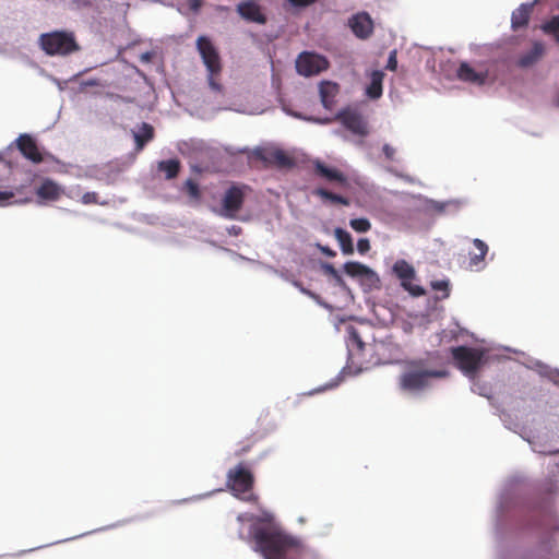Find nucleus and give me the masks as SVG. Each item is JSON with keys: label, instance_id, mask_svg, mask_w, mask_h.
Here are the masks:
<instances>
[{"label": "nucleus", "instance_id": "nucleus-1", "mask_svg": "<svg viewBox=\"0 0 559 559\" xmlns=\"http://www.w3.org/2000/svg\"><path fill=\"white\" fill-rule=\"evenodd\" d=\"M249 537L253 549L264 559H305L307 556L301 540L282 530L271 521L252 518Z\"/></svg>", "mask_w": 559, "mask_h": 559}, {"label": "nucleus", "instance_id": "nucleus-2", "mask_svg": "<svg viewBox=\"0 0 559 559\" xmlns=\"http://www.w3.org/2000/svg\"><path fill=\"white\" fill-rule=\"evenodd\" d=\"M445 370H435L427 367L426 360L414 359L405 365L399 378L400 388L406 392H419L430 385L431 379L444 378Z\"/></svg>", "mask_w": 559, "mask_h": 559}, {"label": "nucleus", "instance_id": "nucleus-3", "mask_svg": "<svg viewBox=\"0 0 559 559\" xmlns=\"http://www.w3.org/2000/svg\"><path fill=\"white\" fill-rule=\"evenodd\" d=\"M38 46L48 56L64 57L81 49L74 32L70 29H55L40 34Z\"/></svg>", "mask_w": 559, "mask_h": 559}, {"label": "nucleus", "instance_id": "nucleus-4", "mask_svg": "<svg viewBox=\"0 0 559 559\" xmlns=\"http://www.w3.org/2000/svg\"><path fill=\"white\" fill-rule=\"evenodd\" d=\"M197 49L207 70V82L211 90L222 93L223 85L218 82V78L222 72V62L216 47L209 37L200 36L197 39Z\"/></svg>", "mask_w": 559, "mask_h": 559}, {"label": "nucleus", "instance_id": "nucleus-5", "mask_svg": "<svg viewBox=\"0 0 559 559\" xmlns=\"http://www.w3.org/2000/svg\"><path fill=\"white\" fill-rule=\"evenodd\" d=\"M26 177L29 182L25 185V190H28V197L32 198L33 194L36 195V202L38 205H46L49 202H55L63 193V187L51 178H41L39 183H33L35 175L26 174Z\"/></svg>", "mask_w": 559, "mask_h": 559}, {"label": "nucleus", "instance_id": "nucleus-6", "mask_svg": "<svg viewBox=\"0 0 559 559\" xmlns=\"http://www.w3.org/2000/svg\"><path fill=\"white\" fill-rule=\"evenodd\" d=\"M457 367L469 377H474L484 364V352L467 346H457L451 349Z\"/></svg>", "mask_w": 559, "mask_h": 559}, {"label": "nucleus", "instance_id": "nucleus-7", "mask_svg": "<svg viewBox=\"0 0 559 559\" xmlns=\"http://www.w3.org/2000/svg\"><path fill=\"white\" fill-rule=\"evenodd\" d=\"M227 479L228 486L236 496L248 493V496L243 498L246 501L257 500V497L251 492L254 484V477L246 466L239 464L235 468L229 469Z\"/></svg>", "mask_w": 559, "mask_h": 559}, {"label": "nucleus", "instance_id": "nucleus-8", "mask_svg": "<svg viewBox=\"0 0 559 559\" xmlns=\"http://www.w3.org/2000/svg\"><path fill=\"white\" fill-rule=\"evenodd\" d=\"M247 186L231 185L224 193L219 215L228 218H237L238 212L242 209Z\"/></svg>", "mask_w": 559, "mask_h": 559}, {"label": "nucleus", "instance_id": "nucleus-9", "mask_svg": "<svg viewBox=\"0 0 559 559\" xmlns=\"http://www.w3.org/2000/svg\"><path fill=\"white\" fill-rule=\"evenodd\" d=\"M393 273L401 281V286L414 297H420L425 295V289L412 283L415 278V269L406 260H397L393 267Z\"/></svg>", "mask_w": 559, "mask_h": 559}, {"label": "nucleus", "instance_id": "nucleus-10", "mask_svg": "<svg viewBox=\"0 0 559 559\" xmlns=\"http://www.w3.org/2000/svg\"><path fill=\"white\" fill-rule=\"evenodd\" d=\"M328 68L326 58L314 52H301L296 60L297 72L304 76L317 75Z\"/></svg>", "mask_w": 559, "mask_h": 559}, {"label": "nucleus", "instance_id": "nucleus-11", "mask_svg": "<svg viewBox=\"0 0 559 559\" xmlns=\"http://www.w3.org/2000/svg\"><path fill=\"white\" fill-rule=\"evenodd\" d=\"M20 154L31 162L32 164H40L44 162H57L53 154L47 151L38 141L36 134L33 133V139H26L20 148Z\"/></svg>", "mask_w": 559, "mask_h": 559}, {"label": "nucleus", "instance_id": "nucleus-12", "mask_svg": "<svg viewBox=\"0 0 559 559\" xmlns=\"http://www.w3.org/2000/svg\"><path fill=\"white\" fill-rule=\"evenodd\" d=\"M335 119L355 134L367 135L368 133L367 122L356 109L344 108L337 112Z\"/></svg>", "mask_w": 559, "mask_h": 559}, {"label": "nucleus", "instance_id": "nucleus-13", "mask_svg": "<svg viewBox=\"0 0 559 559\" xmlns=\"http://www.w3.org/2000/svg\"><path fill=\"white\" fill-rule=\"evenodd\" d=\"M130 131L134 144L133 151L126 155L123 158L110 163L108 166L109 170L115 171L116 175L124 171V169L132 165L136 159L138 153H140V122L134 123Z\"/></svg>", "mask_w": 559, "mask_h": 559}, {"label": "nucleus", "instance_id": "nucleus-14", "mask_svg": "<svg viewBox=\"0 0 559 559\" xmlns=\"http://www.w3.org/2000/svg\"><path fill=\"white\" fill-rule=\"evenodd\" d=\"M343 269L348 276L365 280L371 286H377L380 283L378 274L373 270H371L370 267L360 262H346Z\"/></svg>", "mask_w": 559, "mask_h": 559}, {"label": "nucleus", "instance_id": "nucleus-15", "mask_svg": "<svg viewBox=\"0 0 559 559\" xmlns=\"http://www.w3.org/2000/svg\"><path fill=\"white\" fill-rule=\"evenodd\" d=\"M349 27L356 37L367 39L373 32V22L367 12H360L349 19Z\"/></svg>", "mask_w": 559, "mask_h": 559}, {"label": "nucleus", "instance_id": "nucleus-16", "mask_svg": "<svg viewBox=\"0 0 559 559\" xmlns=\"http://www.w3.org/2000/svg\"><path fill=\"white\" fill-rule=\"evenodd\" d=\"M237 12L243 20L248 22L258 24L266 23L265 14L262 12L261 7L254 0H248L238 3Z\"/></svg>", "mask_w": 559, "mask_h": 559}, {"label": "nucleus", "instance_id": "nucleus-17", "mask_svg": "<svg viewBox=\"0 0 559 559\" xmlns=\"http://www.w3.org/2000/svg\"><path fill=\"white\" fill-rule=\"evenodd\" d=\"M456 78L465 83L484 85L488 78V73L486 71H476L467 62H461L456 70Z\"/></svg>", "mask_w": 559, "mask_h": 559}, {"label": "nucleus", "instance_id": "nucleus-18", "mask_svg": "<svg viewBox=\"0 0 559 559\" xmlns=\"http://www.w3.org/2000/svg\"><path fill=\"white\" fill-rule=\"evenodd\" d=\"M314 174L330 182H337L341 186L347 185V177L336 168L328 167L321 160L313 162Z\"/></svg>", "mask_w": 559, "mask_h": 559}, {"label": "nucleus", "instance_id": "nucleus-19", "mask_svg": "<svg viewBox=\"0 0 559 559\" xmlns=\"http://www.w3.org/2000/svg\"><path fill=\"white\" fill-rule=\"evenodd\" d=\"M138 43H140V39L136 38V39H133L132 43L129 44L128 46L118 49L117 66L120 69L123 76H126V78H131L133 74L140 75V68L136 66V63L134 61L127 60L124 57V53L127 52V50H129V48H131V46H135Z\"/></svg>", "mask_w": 559, "mask_h": 559}, {"label": "nucleus", "instance_id": "nucleus-20", "mask_svg": "<svg viewBox=\"0 0 559 559\" xmlns=\"http://www.w3.org/2000/svg\"><path fill=\"white\" fill-rule=\"evenodd\" d=\"M129 521L130 520H128V519L121 520V521H117V522H115L112 524H109V525H106V526H102V527L92 530L90 532L81 533V534H79L76 536H73V537H68V538H63V539H60V540L51 542L49 544L40 545V546L34 547V548H31L28 550H21L16 555L17 556H22L24 554H27V552H31V551H34V550H37V549H41L44 547L52 546V545L60 544V543H66V542L73 540V539H76V538H81V537H84V536H87V535H91V534H95V533H98V532H105V531H108V530L120 527V526L124 525L126 523H128Z\"/></svg>", "mask_w": 559, "mask_h": 559}, {"label": "nucleus", "instance_id": "nucleus-21", "mask_svg": "<svg viewBox=\"0 0 559 559\" xmlns=\"http://www.w3.org/2000/svg\"><path fill=\"white\" fill-rule=\"evenodd\" d=\"M319 92L323 107L331 110L335 104V97L340 92V85L331 81H323L320 83Z\"/></svg>", "mask_w": 559, "mask_h": 559}, {"label": "nucleus", "instance_id": "nucleus-22", "mask_svg": "<svg viewBox=\"0 0 559 559\" xmlns=\"http://www.w3.org/2000/svg\"><path fill=\"white\" fill-rule=\"evenodd\" d=\"M25 185H20L14 189L0 190V206H8L11 204H22L32 201L31 197H21L15 199L16 195L23 194Z\"/></svg>", "mask_w": 559, "mask_h": 559}, {"label": "nucleus", "instance_id": "nucleus-23", "mask_svg": "<svg viewBox=\"0 0 559 559\" xmlns=\"http://www.w3.org/2000/svg\"><path fill=\"white\" fill-rule=\"evenodd\" d=\"M264 159L280 168H290L295 165L294 158L280 148L267 152Z\"/></svg>", "mask_w": 559, "mask_h": 559}, {"label": "nucleus", "instance_id": "nucleus-24", "mask_svg": "<svg viewBox=\"0 0 559 559\" xmlns=\"http://www.w3.org/2000/svg\"><path fill=\"white\" fill-rule=\"evenodd\" d=\"M555 547L552 540L543 542L530 552L528 557L530 559H559V552L555 551Z\"/></svg>", "mask_w": 559, "mask_h": 559}, {"label": "nucleus", "instance_id": "nucleus-25", "mask_svg": "<svg viewBox=\"0 0 559 559\" xmlns=\"http://www.w3.org/2000/svg\"><path fill=\"white\" fill-rule=\"evenodd\" d=\"M545 48L544 45L539 41L534 43L532 49L525 53H523L519 60L518 64L521 68H527L536 63L542 56L544 55Z\"/></svg>", "mask_w": 559, "mask_h": 559}, {"label": "nucleus", "instance_id": "nucleus-26", "mask_svg": "<svg viewBox=\"0 0 559 559\" xmlns=\"http://www.w3.org/2000/svg\"><path fill=\"white\" fill-rule=\"evenodd\" d=\"M384 73L382 71H373L370 75V83L366 88V94L372 99H377L382 95V82Z\"/></svg>", "mask_w": 559, "mask_h": 559}, {"label": "nucleus", "instance_id": "nucleus-27", "mask_svg": "<svg viewBox=\"0 0 559 559\" xmlns=\"http://www.w3.org/2000/svg\"><path fill=\"white\" fill-rule=\"evenodd\" d=\"M531 11L532 8L526 4H522L515 11H513L511 19L512 28L519 29L521 27L526 26L530 20Z\"/></svg>", "mask_w": 559, "mask_h": 559}, {"label": "nucleus", "instance_id": "nucleus-28", "mask_svg": "<svg viewBox=\"0 0 559 559\" xmlns=\"http://www.w3.org/2000/svg\"><path fill=\"white\" fill-rule=\"evenodd\" d=\"M334 236L340 243L341 250L344 254L349 255L354 253V245L352 236L343 228H335Z\"/></svg>", "mask_w": 559, "mask_h": 559}, {"label": "nucleus", "instance_id": "nucleus-29", "mask_svg": "<svg viewBox=\"0 0 559 559\" xmlns=\"http://www.w3.org/2000/svg\"><path fill=\"white\" fill-rule=\"evenodd\" d=\"M473 245L475 246L477 253L471 255L469 266L477 267L484 261L486 254L488 253V246L478 238L473 240Z\"/></svg>", "mask_w": 559, "mask_h": 559}, {"label": "nucleus", "instance_id": "nucleus-30", "mask_svg": "<svg viewBox=\"0 0 559 559\" xmlns=\"http://www.w3.org/2000/svg\"><path fill=\"white\" fill-rule=\"evenodd\" d=\"M313 193L316 195L320 197L321 199L328 200L332 203H337V204H342L345 206L349 205V200L347 198L336 194V193H333L324 188H318L314 190Z\"/></svg>", "mask_w": 559, "mask_h": 559}, {"label": "nucleus", "instance_id": "nucleus-31", "mask_svg": "<svg viewBox=\"0 0 559 559\" xmlns=\"http://www.w3.org/2000/svg\"><path fill=\"white\" fill-rule=\"evenodd\" d=\"M159 170L165 173L167 179L177 177L180 170V162L178 159L163 160L158 165Z\"/></svg>", "mask_w": 559, "mask_h": 559}, {"label": "nucleus", "instance_id": "nucleus-32", "mask_svg": "<svg viewBox=\"0 0 559 559\" xmlns=\"http://www.w3.org/2000/svg\"><path fill=\"white\" fill-rule=\"evenodd\" d=\"M87 71H88V68H85V69H83V70H81V71H79V72H76V73L72 74V75H71L69 79H67V80L58 79V78H56V76H55V75H52V74H47V78H48V79H49L53 84H56V86L58 87V90H59L60 92H63V91L68 90V85H69V83H71V82H75L80 75H82L83 73H85V72H87Z\"/></svg>", "mask_w": 559, "mask_h": 559}, {"label": "nucleus", "instance_id": "nucleus-33", "mask_svg": "<svg viewBox=\"0 0 559 559\" xmlns=\"http://www.w3.org/2000/svg\"><path fill=\"white\" fill-rule=\"evenodd\" d=\"M542 31L547 35H552L559 44V15L552 16L549 21L540 26Z\"/></svg>", "mask_w": 559, "mask_h": 559}, {"label": "nucleus", "instance_id": "nucleus-34", "mask_svg": "<svg viewBox=\"0 0 559 559\" xmlns=\"http://www.w3.org/2000/svg\"><path fill=\"white\" fill-rule=\"evenodd\" d=\"M100 80L97 78H88L79 82L76 88H71L72 95L85 92L88 87L100 86Z\"/></svg>", "mask_w": 559, "mask_h": 559}, {"label": "nucleus", "instance_id": "nucleus-35", "mask_svg": "<svg viewBox=\"0 0 559 559\" xmlns=\"http://www.w3.org/2000/svg\"><path fill=\"white\" fill-rule=\"evenodd\" d=\"M349 226L357 233H367L371 229L370 221L365 217L350 219Z\"/></svg>", "mask_w": 559, "mask_h": 559}, {"label": "nucleus", "instance_id": "nucleus-36", "mask_svg": "<svg viewBox=\"0 0 559 559\" xmlns=\"http://www.w3.org/2000/svg\"><path fill=\"white\" fill-rule=\"evenodd\" d=\"M26 139H33V133H29V132H23V133H20L17 138H15L5 148V153L12 151V150H17L20 152V148L22 147L24 141Z\"/></svg>", "mask_w": 559, "mask_h": 559}, {"label": "nucleus", "instance_id": "nucleus-37", "mask_svg": "<svg viewBox=\"0 0 559 559\" xmlns=\"http://www.w3.org/2000/svg\"><path fill=\"white\" fill-rule=\"evenodd\" d=\"M185 188H186V191L187 193L192 198V199H199L201 193H200V189H199V186L195 181H193L192 179H188L186 182H185Z\"/></svg>", "mask_w": 559, "mask_h": 559}, {"label": "nucleus", "instance_id": "nucleus-38", "mask_svg": "<svg viewBox=\"0 0 559 559\" xmlns=\"http://www.w3.org/2000/svg\"><path fill=\"white\" fill-rule=\"evenodd\" d=\"M142 147L150 142L154 136V128L145 122H142Z\"/></svg>", "mask_w": 559, "mask_h": 559}, {"label": "nucleus", "instance_id": "nucleus-39", "mask_svg": "<svg viewBox=\"0 0 559 559\" xmlns=\"http://www.w3.org/2000/svg\"><path fill=\"white\" fill-rule=\"evenodd\" d=\"M81 202L83 204H97V203L105 204V202L98 201V194L95 191L85 192L81 198Z\"/></svg>", "mask_w": 559, "mask_h": 559}, {"label": "nucleus", "instance_id": "nucleus-40", "mask_svg": "<svg viewBox=\"0 0 559 559\" xmlns=\"http://www.w3.org/2000/svg\"><path fill=\"white\" fill-rule=\"evenodd\" d=\"M431 287L433 290L443 292L442 298H447L449 296V282L448 281H435L431 283Z\"/></svg>", "mask_w": 559, "mask_h": 559}, {"label": "nucleus", "instance_id": "nucleus-41", "mask_svg": "<svg viewBox=\"0 0 559 559\" xmlns=\"http://www.w3.org/2000/svg\"><path fill=\"white\" fill-rule=\"evenodd\" d=\"M370 241L367 238H360L357 241V250L360 254H365L370 250Z\"/></svg>", "mask_w": 559, "mask_h": 559}, {"label": "nucleus", "instance_id": "nucleus-42", "mask_svg": "<svg viewBox=\"0 0 559 559\" xmlns=\"http://www.w3.org/2000/svg\"><path fill=\"white\" fill-rule=\"evenodd\" d=\"M5 151L2 150L0 151V163H3V168L8 171V173H11V170L13 169V167L16 165L15 163H13L11 159H5L4 156H5Z\"/></svg>", "mask_w": 559, "mask_h": 559}, {"label": "nucleus", "instance_id": "nucleus-43", "mask_svg": "<svg viewBox=\"0 0 559 559\" xmlns=\"http://www.w3.org/2000/svg\"><path fill=\"white\" fill-rule=\"evenodd\" d=\"M318 0H288V2L296 8H306L312 5Z\"/></svg>", "mask_w": 559, "mask_h": 559}, {"label": "nucleus", "instance_id": "nucleus-44", "mask_svg": "<svg viewBox=\"0 0 559 559\" xmlns=\"http://www.w3.org/2000/svg\"><path fill=\"white\" fill-rule=\"evenodd\" d=\"M382 152L386 159L394 160L396 151L393 146H391L390 144H384L382 147Z\"/></svg>", "mask_w": 559, "mask_h": 559}, {"label": "nucleus", "instance_id": "nucleus-45", "mask_svg": "<svg viewBox=\"0 0 559 559\" xmlns=\"http://www.w3.org/2000/svg\"><path fill=\"white\" fill-rule=\"evenodd\" d=\"M155 59L160 60L159 53L156 50L142 52V62H150L154 61Z\"/></svg>", "mask_w": 559, "mask_h": 559}, {"label": "nucleus", "instance_id": "nucleus-46", "mask_svg": "<svg viewBox=\"0 0 559 559\" xmlns=\"http://www.w3.org/2000/svg\"><path fill=\"white\" fill-rule=\"evenodd\" d=\"M396 67H397V60H396V52L393 51L390 53L389 56V60H388V64H386V69L391 70V71H395L396 70Z\"/></svg>", "mask_w": 559, "mask_h": 559}, {"label": "nucleus", "instance_id": "nucleus-47", "mask_svg": "<svg viewBox=\"0 0 559 559\" xmlns=\"http://www.w3.org/2000/svg\"><path fill=\"white\" fill-rule=\"evenodd\" d=\"M187 4L191 11L198 12L203 4V0H187Z\"/></svg>", "mask_w": 559, "mask_h": 559}, {"label": "nucleus", "instance_id": "nucleus-48", "mask_svg": "<svg viewBox=\"0 0 559 559\" xmlns=\"http://www.w3.org/2000/svg\"><path fill=\"white\" fill-rule=\"evenodd\" d=\"M352 337H353V340H355V342L357 343L358 347H359L360 349H362V347H364V343L361 342V340H360V337H359L358 333H357L355 330L352 332Z\"/></svg>", "mask_w": 559, "mask_h": 559}, {"label": "nucleus", "instance_id": "nucleus-49", "mask_svg": "<svg viewBox=\"0 0 559 559\" xmlns=\"http://www.w3.org/2000/svg\"><path fill=\"white\" fill-rule=\"evenodd\" d=\"M250 449H251V444H247V445L240 448L238 451H236V455L241 456L245 453H247Z\"/></svg>", "mask_w": 559, "mask_h": 559}, {"label": "nucleus", "instance_id": "nucleus-50", "mask_svg": "<svg viewBox=\"0 0 559 559\" xmlns=\"http://www.w3.org/2000/svg\"><path fill=\"white\" fill-rule=\"evenodd\" d=\"M129 102L132 103L136 109H140V103L133 102V100H129Z\"/></svg>", "mask_w": 559, "mask_h": 559}, {"label": "nucleus", "instance_id": "nucleus-51", "mask_svg": "<svg viewBox=\"0 0 559 559\" xmlns=\"http://www.w3.org/2000/svg\"><path fill=\"white\" fill-rule=\"evenodd\" d=\"M319 121H320V122H322V123H326V122H329L330 120H329V119H324V120H319Z\"/></svg>", "mask_w": 559, "mask_h": 559}, {"label": "nucleus", "instance_id": "nucleus-52", "mask_svg": "<svg viewBox=\"0 0 559 559\" xmlns=\"http://www.w3.org/2000/svg\"><path fill=\"white\" fill-rule=\"evenodd\" d=\"M238 520H239V521H242V520H243L242 515H239V516H238Z\"/></svg>", "mask_w": 559, "mask_h": 559}, {"label": "nucleus", "instance_id": "nucleus-53", "mask_svg": "<svg viewBox=\"0 0 559 559\" xmlns=\"http://www.w3.org/2000/svg\"><path fill=\"white\" fill-rule=\"evenodd\" d=\"M2 52H3V49L0 48V53H2Z\"/></svg>", "mask_w": 559, "mask_h": 559}]
</instances>
